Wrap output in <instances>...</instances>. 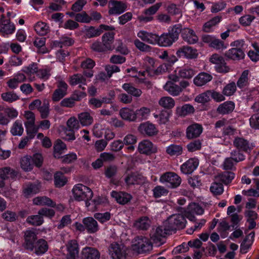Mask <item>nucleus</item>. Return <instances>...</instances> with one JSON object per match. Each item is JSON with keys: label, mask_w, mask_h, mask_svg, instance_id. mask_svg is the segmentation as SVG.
Returning a JSON list of instances; mask_svg holds the SVG:
<instances>
[{"label": "nucleus", "mask_w": 259, "mask_h": 259, "mask_svg": "<svg viewBox=\"0 0 259 259\" xmlns=\"http://www.w3.org/2000/svg\"><path fill=\"white\" fill-rule=\"evenodd\" d=\"M25 249L34 251L37 255H41L46 253L49 248L48 242L43 239H37V235L33 230H27L24 233Z\"/></svg>", "instance_id": "f257e3e1"}, {"label": "nucleus", "mask_w": 259, "mask_h": 259, "mask_svg": "<svg viewBox=\"0 0 259 259\" xmlns=\"http://www.w3.org/2000/svg\"><path fill=\"white\" fill-rule=\"evenodd\" d=\"M182 31V25H175L168 32L163 33L160 36L158 35L157 42L161 47H170L178 39L179 34Z\"/></svg>", "instance_id": "f03ea898"}, {"label": "nucleus", "mask_w": 259, "mask_h": 259, "mask_svg": "<svg viewBox=\"0 0 259 259\" xmlns=\"http://www.w3.org/2000/svg\"><path fill=\"white\" fill-rule=\"evenodd\" d=\"M72 192L76 200L85 201L87 206H88V201L93 196V193L91 189L81 184H78L74 186Z\"/></svg>", "instance_id": "7ed1b4c3"}, {"label": "nucleus", "mask_w": 259, "mask_h": 259, "mask_svg": "<svg viewBox=\"0 0 259 259\" xmlns=\"http://www.w3.org/2000/svg\"><path fill=\"white\" fill-rule=\"evenodd\" d=\"M186 220L182 214H174L167 220L166 226L167 230L170 231L183 229L186 225Z\"/></svg>", "instance_id": "20e7f679"}, {"label": "nucleus", "mask_w": 259, "mask_h": 259, "mask_svg": "<svg viewBox=\"0 0 259 259\" xmlns=\"http://www.w3.org/2000/svg\"><path fill=\"white\" fill-rule=\"evenodd\" d=\"M133 246L139 253L146 252L152 248V243L149 239L143 236L135 237Z\"/></svg>", "instance_id": "39448f33"}, {"label": "nucleus", "mask_w": 259, "mask_h": 259, "mask_svg": "<svg viewBox=\"0 0 259 259\" xmlns=\"http://www.w3.org/2000/svg\"><path fill=\"white\" fill-rule=\"evenodd\" d=\"M161 183H167L168 187L171 188L178 187L181 183V178L177 174L173 172H167L163 174L160 178Z\"/></svg>", "instance_id": "423d86ee"}, {"label": "nucleus", "mask_w": 259, "mask_h": 259, "mask_svg": "<svg viewBox=\"0 0 259 259\" xmlns=\"http://www.w3.org/2000/svg\"><path fill=\"white\" fill-rule=\"evenodd\" d=\"M168 231H169L167 230L166 226L164 229H163L162 227L152 228L150 234L151 240L154 243L159 246L163 243V239Z\"/></svg>", "instance_id": "0eeeda50"}, {"label": "nucleus", "mask_w": 259, "mask_h": 259, "mask_svg": "<svg viewBox=\"0 0 259 259\" xmlns=\"http://www.w3.org/2000/svg\"><path fill=\"white\" fill-rule=\"evenodd\" d=\"M15 26L10 19H6L2 15L0 18V34L3 36L11 35L15 32Z\"/></svg>", "instance_id": "6e6552de"}, {"label": "nucleus", "mask_w": 259, "mask_h": 259, "mask_svg": "<svg viewBox=\"0 0 259 259\" xmlns=\"http://www.w3.org/2000/svg\"><path fill=\"white\" fill-rule=\"evenodd\" d=\"M161 6L160 3H156L144 10L143 14L138 17V20L141 22L147 23L153 19V15L159 10Z\"/></svg>", "instance_id": "1a4fd4ad"}, {"label": "nucleus", "mask_w": 259, "mask_h": 259, "mask_svg": "<svg viewBox=\"0 0 259 259\" xmlns=\"http://www.w3.org/2000/svg\"><path fill=\"white\" fill-rule=\"evenodd\" d=\"M177 55L179 57H184L188 59H194L197 58L198 53L196 49L186 46L180 48L177 51Z\"/></svg>", "instance_id": "9d476101"}, {"label": "nucleus", "mask_w": 259, "mask_h": 259, "mask_svg": "<svg viewBox=\"0 0 259 259\" xmlns=\"http://www.w3.org/2000/svg\"><path fill=\"white\" fill-rule=\"evenodd\" d=\"M234 146L242 152H248L254 147L253 144L247 140L242 137H236L233 141Z\"/></svg>", "instance_id": "9b49d317"}, {"label": "nucleus", "mask_w": 259, "mask_h": 259, "mask_svg": "<svg viewBox=\"0 0 259 259\" xmlns=\"http://www.w3.org/2000/svg\"><path fill=\"white\" fill-rule=\"evenodd\" d=\"M109 14L110 15H119L123 13L127 8V5L125 3L111 0L109 1Z\"/></svg>", "instance_id": "f8f14e48"}, {"label": "nucleus", "mask_w": 259, "mask_h": 259, "mask_svg": "<svg viewBox=\"0 0 259 259\" xmlns=\"http://www.w3.org/2000/svg\"><path fill=\"white\" fill-rule=\"evenodd\" d=\"M57 88L52 96V100L55 102L60 101L67 94L68 85L65 81L60 80L58 83Z\"/></svg>", "instance_id": "ddd939ff"}, {"label": "nucleus", "mask_w": 259, "mask_h": 259, "mask_svg": "<svg viewBox=\"0 0 259 259\" xmlns=\"http://www.w3.org/2000/svg\"><path fill=\"white\" fill-rule=\"evenodd\" d=\"M138 131L142 134L149 137L155 136L158 133L155 125L149 121L141 123L138 127Z\"/></svg>", "instance_id": "4468645a"}, {"label": "nucleus", "mask_w": 259, "mask_h": 259, "mask_svg": "<svg viewBox=\"0 0 259 259\" xmlns=\"http://www.w3.org/2000/svg\"><path fill=\"white\" fill-rule=\"evenodd\" d=\"M82 223L84 224L86 231L89 234H94L97 233L100 229L97 221L93 217H86L82 219Z\"/></svg>", "instance_id": "2eb2a0df"}, {"label": "nucleus", "mask_w": 259, "mask_h": 259, "mask_svg": "<svg viewBox=\"0 0 259 259\" xmlns=\"http://www.w3.org/2000/svg\"><path fill=\"white\" fill-rule=\"evenodd\" d=\"M67 250V259H77L79 253V245L76 240H69L66 245Z\"/></svg>", "instance_id": "dca6fc26"}, {"label": "nucleus", "mask_w": 259, "mask_h": 259, "mask_svg": "<svg viewBox=\"0 0 259 259\" xmlns=\"http://www.w3.org/2000/svg\"><path fill=\"white\" fill-rule=\"evenodd\" d=\"M198 164L199 162L197 159L190 158L181 166V171L185 175L191 174L196 169Z\"/></svg>", "instance_id": "f3484780"}, {"label": "nucleus", "mask_w": 259, "mask_h": 259, "mask_svg": "<svg viewBox=\"0 0 259 259\" xmlns=\"http://www.w3.org/2000/svg\"><path fill=\"white\" fill-rule=\"evenodd\" d=\"M202 126L198 123L189 125L186 130V137L189 139L198 137L202 132Z\"/></svg>", "instance_id": "a211bd4d"}, {"label": "nucleus", "mask_w": 259, "mask_h": 259, "mask_svg": "<svg viewBox=\"0 0 259 259\" xmlns=\"http://www.w3.org/2000/svg\"><path fill=\"white\" fill-rule=\"evenodd\" d=\"M181 32L183 39L189 44H194L198 40L197 36L192 29L188 28L182 29Z\"/></svg>", "instance_id": "6ab92c4d"}, {"label": "nucleus", "mask_w": 259, "mask_h": 259, "mask_svg": "<svg viewBox=\"0 0 259 259\" xmlns=\"http://www.w3.org/2000/svg\"><path fill=\"white\" fill-rule=\"evenodd\" d=\"M100 254L95 248L86 247L82 249L80 259H99Z\"/></svg>", "instance_id": "aec40b11"}, {"label": "nucleus", "mask_w": 259, "mask_h": 259, "mask_svg": "<svg viewBox=\"0 0 259 259\" xmlns=\"http://www.w3.org/2000/svg\"><path fill=\"white\" fill-rule=\"evenodd\" d=\"M138 150L140 153L146 155H150L156 152L152 143L149 140H143L139 144Z\"/></svg>", "instance_id": "412c9836"}, {"label": "nucleus", "mask_w": 259, "mask_h": 259, "mask_svg": "<svg viewBox=\"0 0 259 259\" xmlns=\"http://www.w3.org/2000/svg\"><path fill=\"white\" fill-rule=\"evenodd\" d=\"M212 79V76L211 74L203 72L194 77L193 82L197 87H202L211 81Z\"/></svg>", "instance_id": "4be33fe9"}, {"label": "nucleus", "mask_w": 259, "mask_h": 259, "mask_svg": "<svg viewBox=\"0 0 259 259\" xmlns=\"http://www.w3.org/2000/svg\"><path fill=\"white\" fill-rule=\"evenodd\" d=\"M124 181L127 185H139L143 183L144 179L143 176L137 172H132L125 177Z\"/></svg>", "instance_id": "5701e85b"}, {"label": "nucleus", "mask_w": 259, "mask_h": 259, "mask_svg": "<svg viewBox=\"0 0 259 259\" xmlns=\"http://www.w3.org/2000/svg\"><path fill=\"white\" fill-rule=\"evenodd\" d=\"M109 253L113 259H120L124 255V251L121 246L116 243H113L109 247Z\"/></svg>", "instance_id": "b1692460"}, {"label": "nucleus", "mask_w": 259, "mask_h": 259, "mask_svg": "<svg viewBox=\"0 0 259 259\" xmlns=\"http://www.w3.org/2000/svg\"><path fill=\"white\" fill-rule=\"evenodd\" d=\"M111 196L119 204H125L128 203L132 198L131 195L127 193L116 192L113 191L111 193Z\"/></svg>", "instance_id": "393cba45"}, {"label": "nucleus", "mask_w": 259, "mask_h": 259, "mask_svg": "<svg viewBox=\"0 0 259 259\" xmlns=\"http://www.w3.org/2000/svg\"><path fill=\"white\" fill-rule=\"evenodd\" d=\"M137 36L143 41L152 45L156 44L158 35L156 34L141 30L138 33Z\"/></svg>", "instance_id": "a878e982"}, {"label": "nucleus", "mask_w": 259, "mask_h": 259, "mask_svg": "<svg viewBox=\"0 0 259 259\" xmlns=\"http://www.w3.org/2000/svg\"><path fill=\"white\" fill-rule=\"evenodd\" d=\"M26 77L23 73H17L13 78L9 79L7 82L8 87L12 90L18 88L19 84L26 80Z\"/></svg>", "instance_id": "bb28decb"}, {"label": "nucleus", "mask_w": 259, "mask_h": 259, "mask_svg": "<svg viewBox=\"0 0 259 259\" xmlns=\"http://www.w3.org/2000/svg\"><path fill=\"white\" fill-rule=\"evenodd\" d=\"M114 33L113 32H106L102 37V44L107 51L112 50L114 47L113 45Z\"/></svg>", "instance_id": "cd10ccee"}, {"label": "nucleus", "mask_w": 259, "mask_h": 259, "mask_svg": "<svg viewBox=\"0 0 259 259\" xmlns=\"http://www.w3.org/2000/svg\"><path fill=\"white\" fill-rule=\"evenodd\" d=\"M69 83L71 85L79 84V88L84 90L85 87L83 85H86V78L81 74H75L70 77Z\"/></svg>", "instance_id": "c85d7f7f"}, {"label": "nucleus", "mask_w": 259, "mask_h": 259, "mask_svg": "<svg viewBox=\"0 0 259 259\" xmlns=\"http://www.w3.org/2000/svg\"><path fill=\"white\" fill-rule=\"evenodd\" d=\"M169 67L168 64L164 63L159 65L156 69L152 66H147L146 72L151 76L158 75L166 72Z\"/></svg>", "instance_id": "c756f323"}, {"label": "nucleus", "mask_w": 259, "mask_h": 259, "mask_svg": "<svg viewBox=\"0 0 259 259\" xmlns=\"http://www.w3.org/2000/svg\"><path fill=\"white\" fill-rule=\"evenodd\" d=\"M244 56V51L239 49L237 50L235 48H232L225 53V56L226 57L234 60H239L243 59Z\"/></svg>", "instance_id": "7c9ffc66"}, {"label": "nucleus", "mask_w": 259, "mask_h": 259, "mask_svg": "<svg viewBox=\"0 0 259 259\" xmlns=\"http://www.w3.org/2000/svg\"><path fill=\"white\" fill-rule=\"evenodd\" d=\"M39 190L40 186L39 184L29 183L24 186L23 192L26 197H29L31 195L38 193Z\"/></svg>", "instance_id": "2f4dec72"}, {"label": "nucleus", "mask_w": 259, "mask_h": 259, "mask_svg": "<svg viewBox=\"0 0 259 259\" xmlns=\"http://www.w3.org/2000/svg\"><path fill=\"white\" fill-rule=\"evenodd\" d=\"M78 119L83 126H89L94 121V118L91 114L88 112H81L77 115Z\"/></svg>", "instance_id": "473e14b6"}, {"label": "nucleus", "mask_w": 259, "mask_h": 259, "mask_svg": "<svg viewBox=\"0 0 259 259\" xmlns=\"http://www.w3.org/2000/svg\"><path fill=\"white\" fill-rule=\"evenodd\" d=\"M165 91L173 96H177L181 93V88L179 85L172 81H167L163 87Z\"/></svg>", "instance_id": "72a5a7b5"}, {"label": "nucleus", "mask_w": 259, "mask_h": 259, "mask_svg": "<svg viewBox=\"0 0 259 259\" xmlns=\"http://www.w3.org/2000/svg\"><path fill=\"white\" fill-rule=\"evenodd\" d=\"M17 174L16 170L9 166L0 168V178L3 180H7L10 178L14 179Z\"/></svg>", "instance_id": "f704fd0d"}, {"label": "nucleus", "mask_w": 259, "mask_h": 259, "mask_svg": "<svg viewBox=\"0 0 259 259\" xmlns=\"http://www.w3.org/2000/svg\"><path fill=\"white\" fill-rule=\"evenodd\" d=\"M33 203L37 205H47L54 207L56 203L51 199L47 196H39L33 199Z\"/></svg>", "instance_id": "c9c22d12"}, {"label": "nucleus", "mask_w": 259, "mask_h": 259, "mask_svg": "<svg viewBox=\"0 0 259 259\" xmlns=\"http://www.w3.org/2000/svg\"><path fill=\"white\" fill-rule=\"evenodd\" d=\"M183 151L181 145L171 144L166 148V153L170 156H179L182 154Z\"/></svg>", "instance_id": "e433bc0d"}, {"label": "nucleus", "mask_w": 259, "mask_h": 259, "mask_svg": "<svg viewBox=\"0 0 259 259\" xmlns=\"http://www.w3.org/2000/svg\"><path fill=\"white\" fill-rule=\"evenodd\" d=\"M234 108V103L232 101H228L220 105L217 108V111L221 114H228L232 112Z\"/></svg>", "instance_id": "4c0bfd02"}, {"label": "nucleus", "mask_w": 259, "mask_h": 259, "mask_svg": "<svg viewBox=\"0 0 259 259\" xmlns=\"http://www.w3.org/2000/svg\"><path fill=\"white\" fill-rule=\"evenodd\" d=\"M151 110L150 108L146 107H142L141 108L136 110L135 111V121H142L148 118L149 116Z\"/></svg>", "instance_id": "58836bf2"}, {"label": "nucleus", "mask_w": 259, "mask_h": 259, "mask_svg": "<svg viewBox=\"0 0 259 259\" xmlns=\"http://www.w3.org/2000/svg\"><path fill=\"white\" fill-rule=\"evenodd\" d=\"M196 73L195 67L185 66L181 69L179 72V74L182 78L190 79L192 78Z\"/></svg>", "instance_id": "ea45409f"}, {"label": "nucleus", "mask_w": 259, "mask_h": 259, "mask_svg": "<svg viewBox=\"0 0 259 259\" xmlns=\"http://www.w3.org/2000/svg\"><path fill=\"white\" fill-rule=\"evenodd\" d=\"M121 117L129 121H135V111L128 108H122L119 111Z\"/></svg>", "instance_id": "a19ab883"}, {"label": "nucleus", "mask_w": 259, "mask_h": 259, "mask_svg": "<svg viewBox=\"0 0 259 259\" xmlns=\"http://www.w3.org/2000/svg\"><path fill=\"white\" fill-rule=\"evenodd\" d=\"M151 221L147 217H142L136 221L134 226L138 230H146L150 226Z\"/></svg>", "instance_id": "79ce46f5"}, {"label": "nucleus", "mask_w": 259, "mask_h": 259, "mask_svg": "<svg viewBox=\"0 0 259 259\" xmlns=\"http://www.w3.org/2000/svg\"><path fill=\"white\" fill-rule=\"evenodd\" d=\"M235 174L231 171H224L216 177V179L225 185H227L234 178Z\"/></svg>", "instance_id": "37998d69"}, {"label": "nucleus", "mask_w": 259, "mask_h": 259, "mask_svg": "<svg viewBox=\"0 0 259 259\" xmlns=\"http://www.w3.org/2000/svg\"><path fill=\"white\" fill-rule=\"evenodd\" d=\"M21 167L26 171L31 170L33 167L32 157L27 155L23 157L20 161Z\"/></svg>", "instance_id": "c03bdc74"}, {"label": "nucleus", "mask_w": 259, "mask_h": 259, "mask_svg": "<svg viewBox=\"0 0 259 259\" xmlns=\"http://www.w3.org/2000/svg\"><path fill=\"white\" fill-rule=\"evenodd\" d=\"M23 131L24 128L22 121L19 120H17L14 122L10 131L12 135L18 136H21L23 133Z\"/></svg>", "instance_id": "a18cd8bd"}, {"label": "nucleus", "mask_w": 259, "mask_h": 259, "mask_svg": "<svg viewBox=\"0 0 259 259\" xmlns=\"http://www.w3.org/2000/svg\"><path fill=\"white\" fill-rule=\"evenodd\" d=\"M195 109L193 106L190 104H185L181 107L177 108V113L181 116H185L193 113Z\"/></svg>", "instance_id": "49530a36"}, {"label": "nucleus", "mask_w": 259, "mask_h": 259, "mask_svg": "<svg viewBox=\"0 0 259 259\" xmlns=\"http://www.w3.org/2000/svg\"><path fill=\"white\" fill-rule=\"evenodd\" d=\"M158 103L159 105L165 109H171L175 105L174 99L170 97H163L160 99Z\"/></svg>", "instance_id": "de8ad7c7"}, {"label": "nucleus", "mask_w": 259, "mask_h": 259, "mask_svg": "<svg viewBox=\"0 0 259 259\" xmlns=\"http://www.w3.org/2000/svg\"><path fill=\"white\" fill-rule=\"evenodd\" d=\"M122 87L127 93L134 97H139L141 95L142 93L141 90L135 88L130 83H124Z\"/></svg>", "instance_id": "09e8293b"}, {"label": "nucleus", "mask_w": 259, "mask_h": 259, "mask_svg": "<svg viewBox=\"0 0 259 259\" xmlns=\"http://www.w3.org/2000/svg\"><path fill=\"white\" fill-rule=\"evenodd\" d=\"M66 149V145L60 140H57L54 146V155L56 158H59L62 151Z\"/></svg>", "instance_id": "8fccbe9b"}, {"label": "nucleus", "mask_w": 259, "mask_h": 259, "mask_svg": "<svg viewBox=\"0 0 259 259\" xmlns=\"http://www.w3.org/2000/svg\"><path fill=\"white\" fill-rule=\"evenodd\" d=\"M34 30L40 35H46L49 32V27L42 22H38L34 25Z\"/></svg>", "instance_id": "3c124183"}, {"label": "nucleus", "mask_w": 259, "mask_h": 259, "mask_svg": "<svg viewBox=\"0 0 259 259\" xmlns=\"http://www.w3.org/2000/svg\"><path fill=\"white\" fill-rule=\"evenodd\" d=\"M54 182L56 187L60 188L66 184L67 179L62 172L57 171L54 175Z\"/></svg>", "instance_id": "603ef678"}, {"label": "nucleus", "mask_w": 259, "mask_h": 259, "mask_svg": "<svg viewBox=\"0 0 259 259\" xmlns=\"http://www.w3.org/2000/svg\"><path fill=\"white\" fill-rule=\"evenodd\" d=\"M27 223L28 224L35 226H40L44 223L43 217L41 215H32L29 216L26 220Z\"/></svg>", "instance_id": "864d4df0"}, {"label": "nucleus", "mask_w": 259, "mask_h": 259, "mask_svg": "<svg viewBox=\"0 0 259 259\" xmlns=\"http://www.w3.org/2000/svg\"><path fill=\"white\" fill-rule=\"evenodd\" d=\"M2 99L5 102L13 103L19 99V96L14 92H7L1 94Z\"/></svg>", "instance_id": "5fc2aeb1"}, {"label": "nucleus", "mask_w": 259, "mask_h": 259, "mask_svg": "<svg viewBox=\"0 0 259 259\" xmlns=\"http://www.w3.org/2000/svg\"><path fill=\"white\" fill-rule=\"evenodd\" d=\"M249 71L247 70H244L241 74L240 77L237 82V85L238 88H243L248 84V75Z\"/></svg>", "instance_id": "6e6d98bb"}, {"label": "nucleus", "mask_w": 259, "mask_h": 259, "mask_svg": "<svg viewBox=\"0 0 259 259\" xmlns=\"http://www.w3.org/2000/svg\"><path fill=\"white\" fill-rule=\"evenodd\" d=\"M221 19V17L219 16L213 17L204 24L203 30L207 32H210L211 28L218 24Z\"/></svg>", "instance_id": "4d7b16f0"}, {"label": "nucleus", "mask_w": 259, "mask_h": 259, "mask_svg": "<svg viewBox=\"0 0 259 259\" xmlns=\"http://www.w3.org/2000/svg\"><path fill=\"white\" fill-rule=\"evenodd\" d=\"M210 191L214 195H220L224 192V186L221 183L214 182L210 187Z\"/></svg>", "instance_id": "13d9d810"}, {"label": "nucleus", "mask_w": 259, "mask_h": 259, "mask_svg": "<svg viewBox=\"0 0 259 259\" xmlns=\"http://www.w3.org/2000/svg\"><path fill=\"white\" fill-rule=\"evenodd\" d=\"M79 123L78 119L75 117H71L67 121V127L76 131L80 128Z\"/></svg>", "instance_id": "bf43d9fd"}, {"label": "nucleus", "mask_w": 259, "mask_h": 259, "mask_svg": "<svg viewBox=\"0 0 259 259\" xmlns=\"http://www.w3.org/2000/svg\"><path fill=\"white\" fill-rule=\"evenodd\" d=\"M24 116L27 120V121L25 123L26 129H28L30 127H32L35 122L34 114L31 111H25Z\"/></svg>", "instance_id": "052dcab7"}, {"label": "nucleus", "mask_w": 259, "mask_h": 259, "mask_svg": "<svg viewBox=\"0 0 259 259\" xmlns=\"http://www.w3.org/2000/svg\"><path fill=\"white\" fill-rule=\"evenodd\" d=\"M153 196L155 198H159L162 196H165L168 194V190L161 186H156L152 190Z\"/></svg>", "instance_id": "680f3d73"}, {"label": "nucleus", "mask_w": 259, "mask_h": 259, "mask_svg": "<svg viewBox=\"0 0 259 259\" xmlns=\"http://www.w3.org/2000/svg\"><path fill=\"white\" fill-rule=\"evenodd\" d=\"M94 217L101 223H104L111 219V213L109 212H105L104 213L97 212L95 213Z\"/></svg>", "instance_id": "e2e57ef3"}, {"label": "nucleus", "mask_w": 259, "mask_h": 259, "mask_svg": "<svg viewBox=\"0 0 259 259\" xmlns=\"http://www.w3.org/2000/svg\"><path fill=\"white\" fill-rule=\"evenodd\" d=\"M102 32L101 29H96L95 27L90 26L86 29L85 35L88 38H92L99 36Z\"/></svg>", "instance_id": "0e129e2a"}, {"label": "nucleus", "mask_w": 259, "mask_h": 259, "mask_svg": "<svg viewBox=\"0 0 259 259\" xmlns=\"http://www.w3.org/2000/svg\"><path fill=\"white\" fill-rule=\"evenodd\" d=\"M187 211L190 213L198 215L202 214L204 212L203 209L199 204L195 203L190 204Z\"/></svg>", "instance_id": "69168bd1"}, {"label": "nucleus", "mask_w": 259, "mask_h": 259, "mask_svg": "<svg viewBox=\"0 0 259 259\" xmlns=\"http://www.w3.org/2000/svg\"><path fill=\"white\" fill-rule=\"evenodd\" d=\"M49 103L48 101H44L38 110L40 113V116L42 119L47 118L49 114Z\"/></svg>", "instance_id": "338daca9"}, {"label": "nucleus", "mask_w": 259, "mask_h": 259, "mask_svg": "<svg viewBox=\"0 0 259 259\" xmlns=\"http://www.w3.org/2000/svg\"><path fill=\"white\" fill-rule=\"evenodd\" d=\"M75 20L79 22L88 23L92 20V18L85 12L76 14Z\"/></svg>", "instance_id": "774afa93"}]
</instances>
